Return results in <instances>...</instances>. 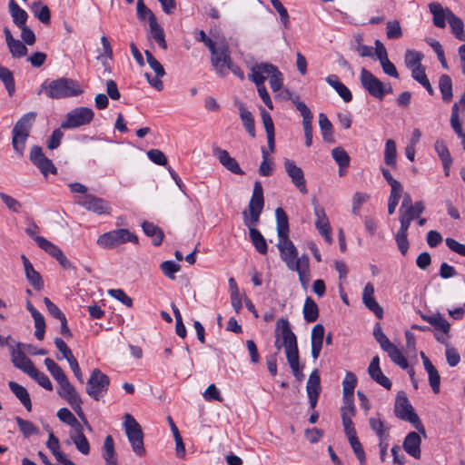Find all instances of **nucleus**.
Listing matches in <instances>:
<instances>
[{
  "mask_svg": "<svg viewBox=\"0 0 465 465\" xmlns=\"http://www.w3.org/2000/svg\"><path fill=\"white\" fill-rule=\"evenodd\" d=\"M149 25H150L152 36L154 39V41L159 45V46L162 49L166 50L167 44L165 41L164 32H163V28L160 26V25L157 23V21L150 24Z\"/></svg>",
  "mask_w": 465,
  "mask_h": 465,
  "instance_id": "6e6d98bb",
  "label": "nucleus"
},
{
  "mask_svg": "<svg viewBox=\"0 0 465 465\" xmlns=\"http://www.w3.org/2000/svg\"><path fill=\"white\" fill-rule=\"evenodd\" d=\"M109 377L99 369L93 370L86 384V393L94 401H99L107 392Z\"/></svg>",
  "mask_w": 465,
  "mask_h": 465,
  "instance_id": "0eeeda50",
  "label": "nucleus"
},
{
  "mask_svg": "<svg viewBox=\"0 0 465 465\" xmlns=\"http://www.w3.org/2000/svg\"><path fill=\"white\" fill-rule=\"evenodd\" d=\"M402 192H403L402 186L391 189V194H390L389 202H388L389 214L394 213L396 207L399 203V201L401 197Z\"/></svg>",
  "mask_w": 465,
  "mask_h": 465,
  "instance_id": "0e129e2a",
  "label": "nucleus"
},
{
  "mask_svg": "<svg viewBox=\"0 0 465 465\" xmlns=\"http://www.w3.org/2000/svg\"><path fill=\"white\" fill-rule=\"evenodd\" d=\"M8 386L11 391L15 395V397L19 399V401L26 409V411H31L32 401L27 390L24 386L18 384L15 381H9Z\"/></svg>",
  "mask_w": 465,
  "mask_h": 465,
  "instance_id": "cd10ccee",
  "label": "nucleus"
},
{
  "mask_svg": "<svg viewBox=\"0 0 465 465\" xmlns=\"http://www.w3.org/2000/svg\"><path fill=\"white\" fill-rule=\"evenodd\" d=\"M103 458L104 459L106 465H118L114 450V443L111 435H107L104 439L103 446Z\"/></svg>",
  "mask_w": 465,
  "mask_h": 465,
  "instance_id": "72a5a7b5",
  "label": "nucleus"
},
{
  "mask_svg": "<svg viewBox=\"0 0 465 465\" xmlns=\"http://www.w3.org/2000/svg\"><path fill=\"white\" fill-rule=\"evenodd\" d=\"M57 383L59 385V389L57 391L59 396L64 399L70 404L78 417H82L83 410L81 405L83 401L68 378L66 377Z\"/></svg>",
  "mask_w": 465,
  "mask_h": 465,
  "instance_id": "9d476101",
  "label": "nucleus"
},
{
  "mask_svg": "<svg viewBox=\"0 0 465 465\" xmlns=\"http://www.w3.org/2000/svg\"><path fill=\"white\" fill-rule=\"evenodd\" d=\"M22 343H17V349L11 347V360L14 366L21 371H23L27 375L30 373L31 370L35 367L33 361L25 355V353L20 349Z\"/></svg>",
  "mask_w": 465,
  "mask_h": 465,
  "instance_id": "f3484780",
  "label": "nucleus"
},
{
  "mask_svg": "<svg viewBox=\"0 0 465 465\" xmlns=\"http://www.w3.org/2000/svg\"><path fill=\"white\" fill-rule=\"evenodd\" d=\"M0 80L7 90L9 96H12L15 92V84L13 73L3 65H0Z\"/></svg>",
  "mask_w": 465,
  "mask_h": 465,
  "instance_id": "79ce46f5",
  "label": "nucleus"
},
{
  "mask_svg": "<svg viewBox=\"0 0 465 465\" xmlns=\"http://www.w3.org/2000/svg\"><path fill=\"white\" fill-rule=\"evenodd\" d=\"M240 117L243 124L244 128L248 134L254 138L255 137V127L254 119L250 111H248L242 104H239Z\"/></svg>",
  "mask_w": 465,
  "mask_h": 465,
  "instance_id": "4c0bfd02",
  "label": "nucleus"
},
{
  "mask_svg": "<svg viewBox=\"0 0 465 465\" xmlns=\"http://www.w3.org/2000/svg\"><path fill=\"white\" fill-rule=\"evenodd\" d=\"M319 126L322 138L325 142H333V126L331 121L328 119L325 114L321 113L319 114Z\"/></svg>",
  "mask_w": 465,
  "mask_h": 465,
  "instance_id": "e433bc0d",
  "label": "nucleus"
},
{
  "mask_svg": "<svg viewBox=\"0 0 465 465\" xmlns=\"http://www.w3.org/2000/svg\"><path fill=\"white\" fill-rule=\"evenodd\" d=\"M384 163L385 164L395 167L397 163V149L394 140L388 139L385 143L384 149Z\"/></svg>",
  "mask_w": 465,
  "mask_h": 465,
  "instance_id": "a19ab883",
  "label": "nucleus"
},
{
  "mask_svg": "<svg viewBox=\"0 0 465 465\" xmlns=\"http://www.w3.org/2000/svg\"><path fill=\"white\" fill-rule=\"evenodd\" d=\"M28 376L34 379L41 387L45 388V390H53V384L48 376L45 373L39 371L36 368L31 370Z\"/></svg>",
  "mask_w": 465,
  "mask_h": 465,
  "instance_id": "bf43d9fd",
  "label": "nucleus"
},
{
  "mask_svg": "<svg viewBox=\"0 0 465 465\" xmlns=\"http://www.w3.org/2000/svg\"><path fill=\"white\" fill-rule=\"evenodd\" d=\"M421 439L419 433L411 431L407 434L402 447L404 450L415 459L420 458Z\"/></svg>",
  "mask_w": 465,
  "mask_h": 465,
  "instance_id": "b1692460",
  "label": "nucleus"
},
{
  "mask_svg": "<svg viewBox=\"0 0 465 465\" xmlns=\"http://www.w3.org/2000/svg\"><path fill=\"white\" fill-rule=\"evenodd\" d=\"M306 391L308 396H311L312 394H320V376L317 370L312 371V373L310 374L306 384Z\"/></svg>",
  "mask_w": 465,
  "mask_h": 465,
  "instance_id": "4d7b16f0",
  "label": "nucleus"
},
{
  "mask_svg": "<svg viewBox=\"0 0 465 465\" xmlns=\"http://www.w3.org/2000/svg\"><path fill=\"white\" fill-rule=\"evenodd\" d=\"M277 69L278 68L272 64H257L252 67V74L249 75V78L253 83H258V80L262 79V83L264 84L265 80L274 74Z\"/></svg>",
  "mask_w": 465,
  "mask_h": 465,
  "instance_id": "412c9836",
  "label": "nucleus"
},
{
  "mask_svg": "<svg viewBox=\"0 0 465 465\" xmlns=\"http://www.w3.org/2000/svg\"><path fill=\"white\" fill-rule=\"evenodd\" d=\"M284 169L288 176L291 178L292 183L297 187V189L302 194H306L308 193V190L306 187L304 173L302 170V168L297 166L294 161L291 159H285Z\"/></svg>",
  "mask_w": 465,
  "mask_h": 465,
  "instance_id": "2eb2a0df",
  "label": "nucleus"
},
{
  "mask_svg": "<svg viewBox=\"0 0 465 465\" xmlns=\"http://www.w3.org/2000/svg\"><path fill=\"white\" fill-rule=\"evenodd\" d=\"M360 81L361 86L372 97L381 101L385 96L384 84L378 79L372 73L365 68H361Z\"/></svg>",
  "mask_w": 465,
  "mask_h": 465,
  "instance_id": "9b49d317",
  "label": "nucleus"
},
{
  "mask_svg": "<svg viewBox=\"0 0 465 465\" xmlns=\"http://www.w3.org/2000/svg\"><path fill=\"white\" fill-rule=\"evenodd\" d=\"M35 241L42 250L50 254L55 260L57 259L58 256H61L63 251L57 245L54 244L45 238L35 237Z\"/></svg>",
  "mask_w": 465,
  "mask_h": 465,
  "instance_id": "a18cd8bd",
  "label": "nucleus"
},
{
  "mask_svg": "<svg viewBox=\"0 0 465 465\" xmlns=\"http://www.w3.org/2000/svg\"><path fill=\"white\" fill-rule=\"evenodd\" d=\"M264 206L263 190L262 183L256 181L252 195L248 204V210L242 212L243 223L249 228L250 239L256 251L266 254L268 246L262 234L255 228Z\"/></svg>",
  "mask_w": 465,
  "mask_h": 465,
  "instance_id": "f257e3e1",
  "label": "nucleus"
},
{
  "mask_svg": "<svg viewBox=\"0 0 465 465\" xmlns=\"http://www.w3.org/2000/svg\"><path fill=\"white\" fill-rule=\"evenodd\" d=\"M41 91H45L46 95L52 99L73 97L83 92L75 80L66 77L55 79L50 83L45 81L41 86Z\"/></svg>",
  "mask_w": 465,
  "mask_h": 465,
  "instance_id": "7ed1b4c3",
  "label": "nucleus"
},
{
  "mask_svg": "<svg viewBox=\"0 0 465 465\" xmlns=\"http://www.w3.org/2000/svg\"><path fill=\"white\" fill-rule=\"evenodd\" d=\"M213 51H210L212 54V64L221 76L226 74V67L232 62L229 48L227 45H221L219 47L214 46Z\"/></svg>",
  "mask_w": 465,
  "mask_h": 465,
  "instance_id": "4468645a",
  "label": "nucleus"
},
{
  "mask_svg": "<svg viewBox=\"0 0 465 465\" xmlns=\"http://www.w3.org/2000/svg\"><path fill=\"white\" fill-rule=\"evenodd\" d=\"M439 88L445 103H450L452 100V81L447 74H442L439 80Z\"/></svg>",
  "mask_w": 465,
  "mask_h": 465,
  "instance_id": "58836bf2",
  "label": "nucleus"
},
{
  "mask_svg": "<svg viewBox=\"0 0 465 465\" xmlns=\"http://www.w3.org/2000/svg\"><path fill=\"white\" fill-rule=\"evenodd\" d=\"M373 337L384 351L392 349L394 344L384 334L380 323H376L373 329Z\"/></svg>",
  "mask_w": 465,
  "mask_h": 465,
  "instance_id": "8fccbe9b",
  "label": "nucleus"
},
{
  "mask_svg": "<svg viewBox=\"0 0 465 465\" xmlns=\"http://www.w3.org/2000/svg\"><path fill=\"white\" fill-rule=\"evenodd\" d=\"M293 104L296 106V109L301 113L302 116V126L304 131H312V119L313 115L309 109V107L301 101L293 100Z\"/></svg>",
  "mask_w": 465,
  "mask_h": 465,
  "instance_id": "f704fd0d",
  "label": "nucleus"
},
{
  "mask_svg": "<svg viewBox=\"0 0 465 465\" xmlns=\"http://www.w3.org/2000/svg\"><path fill=\"white\" fill-rule=\"evenodd\" d=\"M125 242L138 243L135 234L127 229H117L101 234L96 243L104 249H113Z\"/></svg>",
  "mask_w": 465,
  "mask_h": 465,
  "instance_id": "423d86ee",
  "label": "nucleus"
},
{
  "mask_svg": "<svg viewBox=\"0 0 465 465\" xmlns=\"http://www.w3.org/2000/svg\"><path fill=\"white\" fill-rule=\"evenodd\" d=\"M373 337L384 351L392 349L394 344L384 334L380 323H376L373 329Z\"/></svg>",
  "mask_w": 465,
  "mask_h": 465,
  "instance_id": "09e8293b",
  "label": "nucleus"
},
{
  "mask_svg": "<svg viewBox=\"0 0 465 465\" xmlns=\"http://www.w3.org/2000/svg\"><path fill=\"white\" fill-rule=\"evenodd\" d=\"M399 220L401 223L400 230L395 234V242L397 243L398 249L402 255H406L409 250V241H408V230L411 225L412 220H411L408 216H406L402 212H399Z\"/></svg>",
  "mask_w": 465,
  "mask_h": 465,
  "instance_id": "dca6fc26",
  "label": "nucleus"
},
{
  "mask_svg": "<svg viewBox=\"0 0 465 465\" xmlns=\"http://www.w3.org/2000/svg\"><path fill=\"white\" fill-rule=\"evenodd\" d=\"M386 35L389 39H398L402 36V29L399 21H389L386 24Z\"/></svg>",
  "mask_w": 465,
  "mask_h": 465,
  "instance_id": "338daca9",
  "label": "nucleus"
},
{
  "mask_svg": "<svg viewBox=\"0 0 465 465\" xmlns=\"http://www.w3.org/2000/svg\"><path fill=\"white\" fill-rule=\"evenodd\" d=\"M368 374L375 382H377L383 388L387 390H390L391 388V381L387 376L384 375L380 367L379 356H374L371 359L368 367Z\"/></svg>",
  "mask_w": 465,
  "mask_h": 465,
  "instance_id": "a211bd4d",
  "label": "nucleus"
},
{
  "mask_svg": "<svg viewBox=\"0 0 465 465\" xmlns=\"http://www.w3.org/2000/svg\"><path fill=\"white\" fill-rule=\"evenodd\" d=\"M286 359L293 376L297 381H302L304 374L302 373V367L300 366L299 362V351L286 354Z\"/></svg>",
  "mask_w": 465,
  "mask_h": 465,
  "instance_id": "c03bdc74",
  "label": "nucleus"
},
{
  "mask_svg": "<svg viewBox=\"0 0 465 465\" xmlns=\"http://www.w3.org/2000/svg\"><path fill=\"white\" fill-rule=\"evenodd\" d=\"M343 405L341 409V419L344 417H349L352 419V417L356 414V408L354 405V398H346L342 397Z\"/></svg>",
  "mask_w": 465,
  "mask_h": 465,
  "instance_id": "69168bd1",
  "label": "nucleus"
},
{
  "mask_svg": "<svg viewBox=\"0 0 465 465\" xmlns=\"http://www.w3.org/2000/svg\"><path fill=\"white\" fill-rule=\"evenodd\" d=\"M36 114L30 112L24 114L15 124L12 133L26 134L29 135L30 130L35 121Z\"/></svg>",
  "mask_w": 465,
  "mask_h": 465,
  "instance_id": "c756f323",
  "label": "nucleus"
},
{
  "mask_svg": "<svg viewBox=\"0 0 465 465\" xmlns=\"http://www.w3.org/2000/svg\"><path fill=\"white\" fill-rule=\"evenodd\" d=\"M278 242L276 244L282 260L288 269H297L300 257L293 242L289 238V221L284 210L278 207L275 210Z\"/></svg>",
  "mask_w": 465,
  "mask_h": 465,
  "instance_id": "f03ea898",
  "label": "nucleus"
},
{
  "mask_svg": "<svg viewBox=\"0 0 465 465\" xmlns=\"http://www.w3.org/2000/svg\"><path fill=\"white\" fill-rule=\"evenodd\" d=\"M74 431L70 433V440L75 445V448L79 452L84 455L90 453V444L84 434L83 425L80 428L74 429Z\"/></svg>",
  "mask_w": 465,
  "mask_h": 465,
  "instance_id": "bb28decb",
  "label": "nucleus"
},
{
  "mask_svg": "<svg viewBox=\"0 0 465 465\" xmlns=\"http://www.w3.org/2000/svg\"><path fill=\"white\" fill-rule=\"evenodd\" d=\"M94 111L85 106L74 108L67 113L65 120L62 122L61 128L74 129L83 125L89 124L94 119Z\"/></svg>",
  "mask_w": 465,
  "mask_h": 465,
  "instance_id": "6e6552de",
  "label": "nucleus"
},
{
  "mask_svg": "<svg viewBox=\"0 0 465 465\" xmlns=\"http://www.w3.org/2000/svg\"><path fill=\"white\" fill-rule=\"evenodd\" d=\"M429 8L433 15V25L439 28H444L446 26V21H449V13L452 11L449 8H443L438 2L430 3Z\"/></svg>",
  "mask_w": 465,
  "mask_h": 465,
  "instance_id": "5701e85b",
  "label": "nucleus"
},
{
  "mask_svg": "<svg viewBox=\"0 0 465 465\" xmlns=\"http://www.w3.org/2000/svg\"><path fill=\"white\" fill-rule=\"evenodd\" d=\"M29 159L44 176H47L48 173H57L56 167L53 162L44 154L42 147L33 145L30 150Z\"/></svg>",
  "mask_w": 465,
  "mask_h": 465,
  "instance_id": "ddd939ff",
  "label": "nucleus"
},
{
  "mask_svg": "<svg viewBox=\"0 0 465 465\" xmlns=\"http://www.w3.org/2000/svg\"><path fill=\"white\" fill-rule=\"evenodd\" d=\"M303 316L308 322H313L319 317L318 306L311 297H307L305 300L303 306Z\"/></svg>",
  "mask_w": 465,
  "mask_h": 465,
  "instance_id": "37998d69",
  "label": "nucleus"
},
{
  "mask_svg": "<svg viewBox=\"0 0 465 465\" xmlns=\"http://www.w3.org/2000/svg\"><path fill=\"white\" fill-rule=\"evenodd\" d=\"M297 265V269L290 270L297 272L301 284L303 288H307V285L310 282L309 257L305 254L302 255L300 257V262H298Z\"/></svg>",
  "mask_w": 465,
  "mask_h": 465,
  "instance_id": "7c9ffc66",
  "label": "nucleus"
},
{
  "mask_svg": "<svg viewBox=\"0 0 465 465\" xmlns=\"http://www.w3.org/2000/svg\"><path fill=\"white\" fill-rule=\"evenodd\" d=\"M394 413L398 419L411 423L419 433L426 438V430L420 417L415 412L406 394L402 391H400L396 396Z\"/></svg>",
  "mask_w": 465,
  "mask_h": 465,
  "instance_id": "20e7f679",
  "label": "nucleus"
},
{
  "mask_svg": "<svg viewBox=\"0 0 465 465\" xmlns=\"http://www.w3.org/2000/svg\"><path fill=\"white\" fill-rule=\"evenodd\" d=\"M29 135L26 134L12 133V145L14 150L19 154L23 155L25 148V142Z\"/></svg>",
  "mask_w": 465,
  "mask_h": 465,
  "instance_id": "680f3d73",
  "label": "nucleus"
},
{
  "mask_svg": "<svg viewBox=\"0 0 465 465\" xmlns=\"http://www.w3.org/2000/svg\"><path fill=\"white\" fill-rule=\"evenodd\" d=\"M161 271L168 278L175 279L174 274L180 271V265L173 261H164L160 265Z\"/></svg>",
  "mask_w": 465,
  "mask_h": 465,
  "instance_id": "774afa93",
  "label": "nucleus"
},
{
  "mask_svg": "<svg viewBox=\"0 0 465 465\" xmlns=\"http://www.w3.org/2000/svg\"><path fill=\"white\" fill-rule=\"evenodd\" d=\"M143 232L153 239V244L159 246L163 240V230L151 222H143L142 224Z\"/></svg>",
  "mask_w": 465,
  "mask_h": 465,
  "instance_id": "2f4dec72",
  "label": "nucleus"
},
{
  "mask_svg": "<svg viewBox=\"0 0 465 465\" xmlns=\"http://www.w3.org/2000/svg\"><path fill=\"white\" fill-rule=\"evenodd\" d=\"M357 378L354 373L347 371L342 381V397L353 398Z\"/></svg>",
  "mask_w": 465,
  "mask_h": 465,
  "instance_id": "49530a36",
  "label": "nucleus"
},
{
  "mask_svg": "<svg viewBox=\"0 0 465 465\" xmlns=\"http://www.w3.org/2000/svg\"><path fill=\"white\" fill-rule=\"evenodd\" d=\"M58 419L71 426L73 429H75V428H80V426L82 425L77 420L76 418L74 416V414L71 412L70 410H68L67 408H61L57 413H56Z\"/></svg>",
  "mask_w": 465,
  "mask_h": 465,
  "instance_id": "5fc2aeb1",
  "label": "nucleus"
},
{
  "mask_svg": "<svg viewBox=\"0 0 465 465\" xmlns=\"http://www.w3.org/2000/svg\"><path fill=\"white\" fill-rule=\"evenodd\" d=\"M76 203L85 208L87 211L96 214H110L112 208L110 203L105 200L92 194H84L79 196L75 200Z\"/></svg>",
  "mask_w": 465,
  "mask_h": 465,
  "instance_id": "f8f14e48",
  "label": "nucleus"
},
{
  "mask_svg": "<svg viewBox=\"0 0 465 465\" xmlns=\"http://www.w3.org/2000/svg\"><path fill=\"white\" fill-rule=\"evenodd\" d=\"M274 336L283 341L285 355L299 351L297 338L291 329L290 322L287 319L280 318L276 322Z\"/></svg>",
  "mask_w": 465,
  "mask_h": 465,
  "instance_id": "1a4fd4ad",
  "label": "nucleus"
},
{
  "mask_svg": "<svg viewBox=\"0 0 465 465\" xmlns=\"http://www.w3.org/2000/svg\"><path fill=\"white\" fill-rule=\"evenodd\" d=\"M448 23L455 37L460 41H465L464 24L462 20L454 15L453 12H450Z\"/></svg>",
  "mask_w": 465,
  "mask_h": 465,
  "instance_id": "c9c22d12",
  "label": "nucleus"
},
{
  "mask_svg": "<svg viewBox=\"0 0 465 465\" xmlns=\"http://www.w3.org/2000/svg\"><path fill=\"white\" fill-rule=\"evenodd\" d=\"M373 337L384 351L392 349L394 344L384 334L380 323H376L373 329Z\"/></svg>",
  "mask_w": 465,
  "mask_h": 465,
  "instance_id": "3c124183",
  "label": "nucleus"
},
{
  "mask_svg": "<svg viewBox=\"0 0 465 465\" xmlns=\"http://www.w3.org/2000/svg\"><path fill=\"white\" fill-rule=\"evenodd\" d=\"M405 64L410 69L421 65L423 54L414 50H407L405 53Z\"/></svg>",
  "mask_w": 465,
  "mask_h": 465,
  "instance_id": "052dcab7",
  "label": "nucleus"
},
{
  "mask_svg": "<svg viewBox=\"0 0 465 465\" xmlns=\"http://www.w3.org/2000/svg\"><path fill=\"white\" fill-rule=\"evenodd\" d=\"M450 124L456 134L461 139V143H464L465 133H463L461 124L460 122L458 104H454L451 108Z\"/></svg>",
  "mask_w": 465,
  "mask_h": 465,
  "instance_id": "de8ad7c7",
  "label": "nucleus"
},
{
  "mask_svg": "<svg viewBox=\"0 0 465 465\" xmlns=\"http://www.w3.org/2000/svg\"><path fill=\"white\" fill-rule=\"evenodd\" d=\"M331 156L339 165V174L341 176V169L347 168L350 165V156L342 147H335L331 151Z\"/></svg>",
  "mask_w": 465,
  "mask_h": 465,
  "instance_id": "ea45409f",
  "label": "nucleus"
},
{
  "mask_svg": "<svg viewBox=\"0 0 465 465\" xmlns=\"http://www.w3.org/2000/svg\"><path fill=\"white\" fill-rule=\"evenodd\" d=\"M45 365L57 382L67 377L63 369L53 359L46 358L45 360Z\"/></svg>",
  "mask_w": 465,
  "mask_h": 465,
  "instance_id": "864d4df0",
  "label": "nucleus"
},
{
  "mask_svg": "<svg viewBox=\"0 0 465 465\" xmlns=\"http://www.w3.org/2000/svg\"><path fill=\"white\" fill-rule=\"evenodd\" d=\"M21 259L27 281L36 291H41L44 288V282L40 273L34 269L33 264L25 255L23 254Z\"/></svg>",
  "mask_w": 465,
  "mask_h": 465,
  "instance_id": "4be33fe9",
  "label": "nucleus"
},
{
  "mask_svg": "<svg viewBox=\"0 0 465 465\" xmlns=\"http://www.w3.org/2000/svg\"><path fill=\"white\" fill-rule=\"evenodd\" d=\"M8 8L14 23L18 27L25 25L28 17L27 13L24 9H22L15 0L9 1Z\"/></svg>",
  "mask_w": 465,
  "mask_h": 465,
  "instance_id": "473e14b6",
  "label": "nucleus"
},
{
  "mask_svg": "<svg viewBox=\"0 0 465 465\" xmlns=\"http://www.w3.org/2000/svg\"><path fill=\"white\" fill-rule=\"evenodd\" d=\"M326 83L331 85L345 103H349L352 99L351 91L341 82L339 81L337 75L330 74L325 78Z\"/></svg>",
  "mask_w": 465,
  "mask_h": 465,
  "instance_id": "c85d7f7f",
  "label": "nucleus"
},
{
  "mask_svg": "<svg viewBox=\"0 0 465 465\" xmlns=\"http://www.w3.org/2000/svg\"><path fill=\"white\" fill-rule=\"evenodd\" d=\"M420 318L433 326L437 331H441L444 334H448L450 331V324L437 312L433 315H427L419 311Z\"/></svg>",
  "mask_w": 465,
  "mask_h": 465,
  "instance_id": "a878e982",
  "label": "nucleus"
},
{
  "mask_svg": "<svg viewBox=\"0 0 465 465\" xmlns=\"http://www.w3.org/2000/svg\"><path fill=\"white\" fill-rule=\"evenodd\" d=\"M387 353L393 363L400 366L403 370L408 369L409 364L407 359L403 355L402 351L395 345L392 347V349L389 350Z\"/></svg>",
  "mask_w": 465,
  "mask_h": 465,
  "instance_id": "13d9d810",
  "label": "nucleus"
},
{
  "mask_svg": "<svg viewBox=\"0 0 465 465\" xmlns=\"http://www.w3.org/2000/svg\"><path fill=\"white\" fill-rule=\"evenodd\" d=\"M213 153L219 159L221 164L228 171L235 174H244V172L240 167L238 162L233 157L230 156L226 150L216 147L213 148Z\"/></svg>",
  "mask_w": 465,
  "mask_h": 465,
  "instance_id": "aec40b11",
  "label": "nucleus"
},
{
  "mask_svg": "<svg viewBox=\"0 0 465 465\" xmlns=\"http://www.w3.org/2000/svg\"><path fill=\"white\" fill-rule=\"evenodd\" d=\"M137 17L140 20L148 19L149 25L157 21L154 14L144 5L143 0H137Z\"/></svg>",
  "mask_w": 465,
  "mask_h": 465,
  "instance_id": "e2e57ef3",
  "label": "nucleus"
},
{
  "mask_svg": "<svg viewBox=\"0 0 465 465\" xmlns=\"http://www.w3.org/2000/svg\"><path fill=\"white\" fill-rule=\"evenodd\" d=\"M315 227L320 234L323 236L326 242H331V226L329 219L322 207L316 205L314 207Z\"/></svg>",
  "mask_w": 465,
  "mask_h": 465,
  "instance_id": "6ab92c4d",
  "label": "nucleus"
},
{
  "mask_svg": "<svg viewBox=\"0 0 465 465\" xmlns=\"http://www.w3.org/2000/svg\"><path fill=\"white\" fill-rule=\"evenodd\" d=\"M434 149L441 161L445 176H449L453 161L445 142L443 140H437L434 143Z\"/></svg>",
  "mask_w": 465,
  "mask_h": 465,
  "instance_id": "393cba45",
  "label": "nucleus"
},
{
  "mask_svg": "<svg viewBox=\"0 0 465 465\" xmlns=\"http://www.w3.org/2000/svg\"><path fill=\"white\" fill-rule=\"evenodd\" d=\"M124 430L134 452L142 457L145 454L143 446V432L141 425L129 413L124 415Z\"/></svg>",
  "mask_w": 465,
  "mask_h": 465,
  "instance_id": "39448f33",
  "label": "nucleus"
},
{
  "mask_svg": "<svg viewBox=\"0 0 465 465\" xmlns=\"http://www.w3.org/2000/svg\"><path fill=\"white\" fill-rule=\"evenodd\" d=\"M15 422L17 423L20 431L25 438L39 433L38 428L35 427V424L30 420H24L17 416L15 417Z\"/></svg>",
  "mask_w": 465,
  "mask_h": 465,
  "instance_id": "603ef678",
  "label": "nucleus"
}]
</instances>
